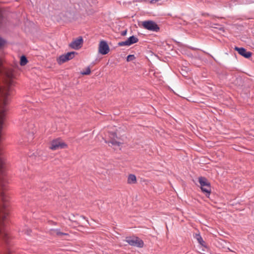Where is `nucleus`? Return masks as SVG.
I'll use <instances>...</instances> for the list:
<instances>
[{
    "mask_svg": "<svg viewBox=\"0 0 254 254\" xmlns=\"http://www.w3.org/2000/svg\"><path fill=\"white\" fill-rule=\"evenodd\" d=\"M50 233L52 235H57L58 236H61V237H62L63 236H65V235H68L67 233L61 232L60 231V229H51Z\"/></svg>",
    "mask_w": 254,
    "mask_h": 254,
    "instance_id": "nucleus-12",
    "label": "nucleus"
},
{
    "mask_svg": "<svg viewBox=\"0 0 254 254\" xmlns=\"http://www.w3.org/2000/svg\"><path fill=\"white\" fill-rule=\"evenodd\" d=\"M5 226L6 225H0V238L7 243L9 236L5 229Z\"/></svg>",
    "mask_w": 254,
    "mask_h": 254,
    "instance_id": "nucleus-7",
    "label": "nucleus"
},
{
    "mask_svg": "<svg viewBox=\"0 0 254 254\" xmlns=\"http://www.w3.org/2000/svg\"><path fill=\"white\" fill-rule=\"evenodd\" d=\"M125 241L131 246L137 247L138 248H142L143 247L144 243L143 241L137 237H127Z\"/></svg>",
    "mask_w": 254,
    "mask_h": 254,
    "instance_id": "nucleus-1",
    "label": "nucleus"
},
{
    "mask_svg": "<svg viewBox=\"0 0 254 254\" xmlns=\"http://www.w3.org/2000/svg\"><path fill=\"white\" fill-rule=\"evenodd\" d=\"M83 43V39L81 37L79 38L73 40L69 44V46L71 48L75 50H78L80 49Z\"/></svg>",
    "mask_w": 254,
    "mask_h": 254,
    "instance_id": "nucleus-6",
    "label": "nucleus"
},
{
    "mask_svg": "<svg viewBox=\"0 0 254 254\" xmlns=\"http://www.w3.org/2000/svg\"><path fill=\"white\" fill-rule=\"evenodd\" d=\"M19 230L20 231L24 232V233H26L28 235H30L31 234V231L30 229H27L26 232H25V226L21 227Z\"/></svg>",
    "mask_w": 254,
    "mask_h": 254,
    "instance_id": "nucleus-19",
    "label": "nucleus"
},
{
    "mask_svg": "<svg viewBox=\"0 0 254 254\" xmlns=\"http://www.w3.org/2000/svg\"><path fill=\"white\" fill-rule=\"evenodd\" d=\"M138 39L134 36H131L129 37L127 40L122 41L118 43V45L120 46H130L133 44L137 42Z\"/></svg>",
    "mask_w": 254,
    "mask_h": 254,
    "instance_id": "nucleus-4",
    "label": "nucleus"
},
{
    "mask_svg": "<svg viewBox=\"0 0 254 254\" xmlns=\"http://www.w3.org/2000/svg\"><path fill=\"white\" fill-rule=\"evenodd\" d=\"M22 127L23 129L25 132L23 133V134L22 135L21 137L18 140V143L19 145H25V128H26L25 122H23L22 124Z\"/></svg>",
    "mask_w": 254,
    "mask_h": 254,
    "instance_id": "nucleus-10",
    "label": "nucleus"
},
{
    "mask_svg": "<svg viewBox=\"0 0 254 254\" xmlns=\"http://www.w3.org/2000/svg\"><path fill=\"white\" fill-rule=\"evenodd\" d=\"M110 51L109 47L105 41H101L99 45L98 52L102 55H106Z\"/></svg>",
    "mask_w": 254,
    "mask_h": 254,
    "instance_id": "nucleus-3",
    "label": "nucleus"
},
{
    "mask_svg": "<svg viewBox=\"0 0 254 254\" xmlns=\"http://www.w3.org/2000/svg\"><path fill=\"white\" fill-rule=\"evenodd\" d=\"M75 54H76V53L74 52H68L64 55L67 59V60L68 61V60L72 59L74 58Z\"/></svg>",
    "mask_w": 254,
    "mask_h": 254,
    "instance_id": "nucleus-17",
    "label": "nucleus"
},
{
    "mask_svg": "<svg viewBox=\"0 0 254 254\" xmlns=\"http://www.w3.org/2000/svg\"><path fill=\"white\" fill-rule=\"evenodd\" d=\"M134 59H135V57L133 55H129L127 56V62H130V61H133Z\"/></svg>",
    "mask_w": 254,
    "mask_h": 254,
    "instance_id": "nucleus-21",
    "label": "nucleus"
},
{
    "mask_svg": "<svg viewBox=\"0 0 254 254\" xmlns=\"http://www.w3.org/2000/svg\"><path fill=\"white\" fill-rule=\"evenodd\" d=\"M159 0H150V3H155L156 2H157V1H159Z\"/></svg>",
    "mask_w": 254,
    "mask_h": 254,
    "instance_id": "nucleus-26",
    "label": "nucleus"
},
{
    "mask_svg": "<svg viewBox=\"0 0 254 254\" xmlns=\"http://www.w3.org/2000/svg\"><path fill=\"white\" fill-rule=\"evenodd\" d=\"M143 27L150 31L157 32L159 30L158 25L151 20L144 21L142 22Z\"/></svg>",
    "mask_w": 254,
    "mask_h": 254,
    "instance_id": "nucleus-2",
    "label": "nucleus"
},
{
    "mask_svg": "<svg viewBox=\"0 0 254 254\" xmlns=\"http://www.w3.org/2000/svg\"><path fill=\"white\" fill-rule=\"evenodd\" d=\"M5 41L1 38H0V48L4 44Z\"/></svg>",
    "mask_w": 254,
    "mask_h": 254,
    "instance_id": "nucleus-23",
    "label": "nucleus"
},
{
    "mask_svg": "<svg viewBox=\"0 0 254 254\" xmlns=\"http://www.w3.org/2000/svg\"><path fill=\"white\" fill-rule=\"evenodd\" d=\"M109 137L111 140L108 142V143L111 144L113 146H120L121 143L116 140V138H117V136L116 132L110 133Z\"/></svg>",
    "mask_w": 254,
    "mask_h": 254,
    "instance_id": "nucleus-9",
    "label": "nucleus"
},
{
    "mask_svg": "<svg viewBox=\"0 0 254 254\" xmlns=\"http://www.w3.org/2000/svg\"><path fill=\"white\" fill-rule=\"evenodd\" d=\"M30 127L31 128H33V125L32 124H31L30 125Z\"/></svg>",
    "mask_w": 254,
    "mask_h": 254,
    "instance_id": "nucleus-28",
    "label": "nucleus"
},
{
    "mask_svg": "<svg viewBox=\"0 0 254 254\" xmlns=\"http://www.w3.org/2000/svg\"><path fill=\"white\" fill-rule=\"evenodd\" d=\"M127 33V31H124L122 32V35H125Z\"/></svg>",
    "mask_w": 254,
    "mask_h": 254,
    "instance_id": "nucleus-27",
    "label": "nucleus"
},
{
    "mask_svg": "<svg viewBox=\"0 0 254 254\" xmlns=\"http://www.w3.org/2000/svg\"><path fill=\"white\" fill-rule=\"evenodd\" d=\"M91 70L89 67H87L84 71L81 72V74L83 75H88L90 73Z\"/></svg>",
    "mask_w": 254,
    "mask_h": 254,
    "instance_id": "nucleus-20",
    "label": "nucleus"
},
{
    "mask_svg": "<svg viewBox=\"0 0 254 254\" xmlns=\"http://www.w3.org/2000/svg\"><path fill=\"white\" fill-rule=\"evenodd\" d=\"M199 183L200 185V187H211L210 183L208 182L207 180L204 177H200L198 179Z\"/></svg>",
    "mask_w": 254,
    "mask_h": 254,
    "instance_id": "nucleus-11",
    "label": "nucleus"
},
{
    "mask_svg": "<svg viewBox=\"0 0 254 254\" xmlns=\"http://www.w3.org/2000/svg\"><path fill=\"white\" fill-rule=\"evenodd\" d=\"M66 145L60 139L53 140L51 143L50 148L52 150H57L59 148H64Z\"/></svg>",
    "mask_w": 254,
    "mask_h": 254,
    "instance_id": "nucleus-5",
    "label": "nucleus"
},
{
    "mask_svg": "<svg viewBox=\"0 0 254 254\" xmlns=\"http://www.w3.org/2000/svg\"><path fill=\"white\" fill-rule=\"evenodd\" d=\"M36 153V154H37V152L36 153H33L32 154H29V157L30 158H35L36 157V155L35 154Z\"/></svg>",
    "mask_w": 254,
    "mask_h": 254,
    "instance_id": "nucleus-24",
    "label": "nucleus"
},
{
    "mask_svg": "<svg viewBox=\"0 0 254 254\" xmlns=\"http://www.w3.org/2000/svg\"><path fill=\"white\" fill-rule=\"evenodd\" d=\"M33 139V131H32L29 134V137L28 139V141H30Z\"/></svg>",
    "mask_w": 254,
    "mask_h": 254,
    "instance_id": "nucleus-22",
    "label": "nucleus"
},
{
    "mask_svg": "<svg viewBox=\"0 0 254 254\" xmlns=\"http://www.w3.org/2000/svg\"><path fill=\"white\" fill-rule=\"evenodd\" d=\"M57 61L58 64H63L64 63L67 61V59L65 56V55H62L60 56L58 59H57Z\"/></svg>",
    "mask_w": 254,
    "mask_h": 254,
    "instance_id": "nucleus-14",
    "label": "nucleus"
},
{
    "mask_svg": "<svg viewBox=\"0 0 254 254\" xmlns=\"http://www.w3.org/2000/svg\"><path fill=\"white\" fill-rule=\"evenodd\" d=\"M20 171L21 172H22V171L23 172V174H22V175L23 177H24L25 175H24V173L26 171V168L24 167V168H20Z\"/></svg>",
    "mask_w": 254,
    "mask_h": 254,
    "instance_id": "nucleus-25",
    "label": "nucleus"
},
{
    "mask_svg": "<svg viewBox=\"0 0 254 254\" xmlns=\"http://www.w3.org/2000/svg\"><path fill=\"white\" fill-rule=\"evenodd\" d=\"M136 182V178L134 175L130 174L127 178V183L129 184H133Z\"/></svg>",
    "mask_w": 254,
    "mask_h": 254,
    "instance_id": "nucleus-13",
    "label": "nucleus"
},
{
    "mask_svg": "<svg viewBox=\"0 0 254 254\" xmlns=\"http://www.w3.org/2000/svg\"><path fill=\"white\" fill-rule=\"evenodd\" d=\"M195 238L197 240L198 242L201 245L204 246V241L203 240L201 236L199 234H196L195 236Z\"/></svg>",
    "mask_w": 254,
    "mask_h": 254,
    "instance_id": "nucleus-16",
    "label": "nucleus"
},
{
    "mask_svg": "<svg viewBox=\"0 0 254 254\" xmlns=\"http://www.w3.org/2000/svg\"><path fill=\"white\" fill-rule=\"evenodd\" d=\"M28 63L27 58L25 56H22L20 58V64L21 65H25Z\"/></svg>",
    "mask_w": 254,
    "mask_h": 254,
    "instance_id": "nucleus-18",
    "label": "nucleus"
},
{
    "mask_svg": "<svg viewBox=\"0 0 254 254\" xmlns=\"http://www.w3.org/2000/svg\"><path fill=\"white\" fill-rule=\"evenodd\" d=\"M201 190L205 193V194L206 196L209 195L211 192V187H201Z\"/></svg>",
    "mask_w": 254,
    "mask_h": 254,
    "instance_id": "nucleus-15",
    "label": "nucleus"
},
{
    "mask_svg": "<svg viewBox=\"0 0 254 254\" xmlns=\"http://www.w3.org/2000/svg\"><path fill=\"white\" fill-rule=\"evenodd\" d=\"M234 49L237 51L240 55L246 58H249L252 56V53L247 51L244 48L235 47Z\"/></svg>",
    "mask_w": 254,
    "mask_h": 254,
    "instance_id": "nucleus-8",
    "label": "nucleus"
}]
</instances>
